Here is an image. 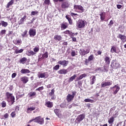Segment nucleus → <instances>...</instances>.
I'll return each mask as SVG.
<instances>
[{
	"mask_svg": "<svg viewBox=\"0 0 126 126\" xmlns=\"http://www.w3.org/2000/svg\"><path fill=\"white\" fill-rule=\"evenodd\" d=\"M16 116V113H15V111H13L11 113V117L12 118H15V116Z\"/></svg>",
	"mask_w": 126,
	"mask_h": 126,
	"instance_id": "obj_48",
	"label": "nucleus"
},
{
	"mask_svg": "<svg viewBox=\"0 0 126 126\" xmlns=\"http://www.w3.org/2000/svg\"><path fill=\"white\" fill-rule=\"evenodd\" d=\"M76 76H77V75L76 74H74L73 76L70 77L68 80V82H72L73 80H74V79H75V78H76Z\"/></svg>",
	"mask_w": 126,
	"mask_h": 126,
	"instance_id": "obj_32",
	"label": "nucleus"
},
{
	"mask_svg": "<svg viewBox=\"0 0 126 126\" xmlns=\"http://www.w3.org/2000/svg\"><path fill=\"white\" fill-rule=\"evenodd\" d=\"M71 32H70L69 30H66V31L63 32V34H68V35L69 36Z\"/></svg>",
	"mask_w": 126,
	"mask_h": 126,
	"instance_id": "obj_50",
	"label": "nucleus"
},
{
	"mask_svg": "<svg viewBox=\"0 0 126 126\" xmlns=\"http://www.w3.org/2000/svg\"><path fill=\"white\" fill-rule=\"evenodd\" d=\"M26 18H27V16L25 15L20 20V21H18L19 25H22L23 24H24V21L26 20Z\"/></svg>",
	"mask_w": 126,
	"mask_h": 126,
	"instance_id": "obj_16",
	"label": "nucleus"
},
{
	"mask_svg": "<svg viewBox=\"0 0 126 126\" xmlns=\"http://www.w3.org/2000/svg\"><path fill=\"white\" fill-rule=\"evenodd\" d=\"M100 16V20L102 21H104L105 20V19L106 18V13L105 12H101V13L99 14Z\"/></svg>",
	"mask_w": 126,
	"mask_h": 126,
	"instance_id": "obj_23",
	"label": "nucleus"
},
{
	"mask_svg": "<svg viewBox=\"0 0 126 126\" xmlns=\"http://www.w3.org/2000/svg\"><path fill=\"white\" fill-rule=\"evenodd\" d=\"M76 53H75V51H72L71 52V55L72 57H75L76 56Z\"/></svg>",
	"mask_w": 126,
	"mask_h": 126,
	"instance_id": "obj_57",
	"label": "nucleus"
},
{
	"mask_svg": "<svg viewBox=\"0 0 126 126\" xmlns=\"http://www.w3.org/2000/svg\"><path fill=\"white\" fill-rule=\"evenodd\" d=\"M88 60H90V62H91L92 61H94V55H93V54L91 55L89 58H88Z\"/></svg>",
	"mask_w": 126,
	"mask_h": 126,
	"instance_id": "obj_41",
	"label": "nucleus"
},
{
	"mask_svg": "<svg viewBox=\"0 0 126 126\" xmlns=\"http://www.w3.org/2000/svg\"><path fill=\"white\" fill-rule=\"evenodd\" d=\"M27 31H25L23 34H22V36L23 38H24L26 35H27Z\"/></svg>",
	"mask_w": 126,
	"mask_h": 126,
	"instance_id": "obj_53",
	"label": "nucleus"
},
{
	"mask_svg": "<svg viewBox=\"0 0 126 126\" xmlns=\"http://www.w3.org/2000/svg\"><path fill=\"white\" fill-rule=\"evenodd\" d=\"M111 90H112L113 91V94L114 95H116L117 93L120 91V89H121V88L119 87V84H117L114 85L113 87H110Z\"/></svg>",
	"mask_w": 126,
	"mask_h": 126,
	"instance_id": "obj_5",
	"label": "nucleus"
},
{
	"mask_svg": "<svg viewBox=\"0 0 126 126\" xmlns=\"http://www.w3.org/2000/svg\"><path fill=\"white\" fill-rule=\"evenodd\" d=\"M90 53V49H88L85 50L84 49H81L79 50V54L81 57H84V56L89 54Z\"/></svg>",
	"mask_w": 126,
	"mask_h": 126,
	"instance_id": "obj_6",
	"label": "nucleus"
},
{
	"mask_svg": "<svg viewBox=\"0 0 126 126\" xmlns=\"http://www.w3.org/2000/svg\"><path fill=\"white\" fill-rule=\"evenodd\" d=\"M16 75H17L16 73H13L11 76L12 78H15V77H16Z\"/></svg>",
	"mask_w": 126,
	"mask_h": 126,
	"instance_id": "obj_60",
	"label": "nucleus"
},
{
	"mask_svg": "<svg viewBox=\"0 0 126 126\" xmlns=\"http://www.w3.org/2000/svg\"><path fill=\"white\" fill-rule=\"evenodd\" d=\"M71 38L72 39L73 42H76V37H71Z\"/></svg>",
	"mask_w": 126,
	"mask_h": 126,
	"instance_id": "obj_64",
	"label": "nucleus"
},
{
	"mask_svg": "<svg viewBox=\"0 0 126 126\" xmlns=\"http://www.w3.org/2000/svg\"><path fill=\"white\" fill-rule=\"evenodd\" d=\"M42 90H44V87L43 86L38 88L35 90V91H39V92H41Z\"/></svg>",
	"mask_w": 126,
	"mask_h": 126,
	"instance_id": "obj_43",
	"label": "nucleus"
},
{
	"mask_svg": "<svg viewBox=\"0 0 126 126\" xmlns=\"http://www.w3.org/2000/svg\"><path fill=\"white\" fill-rule=\"evenodd\" d=\"M20 80L22 81V82H23L24 84H26V83L29 81V79L28 77L23 76L21 78Z\"/></svg>",
	"mask_w": 126,
	"mask_h": 126,
	"instance_id": "obj_15",
	"label": "nucleus"
},
{
	"mask_svg": "<svg viewBox=\"0 0 126 126\" xmlns=\"http://www.w3.org/2000/svg\"><path fill=\"white\" fill-rule=\"evenodd\" d=\"M39 49L38 47H35L33 51L34 52H35V53H38V51H39Z\"/></svg>",
	"mask_w": 126,
	"mask_h": 126,
	"instance_id": "obj_56",
	"label": "nucleus"
},
{
	"mask_svg": "<svg viewBox=\"0 0 126 126\" xmlns=\"http://www.w3.org/2000/svg\"><path fill=\"white\" fill-rule=\"evenodd\" d=\"M84 119H85V114H82L77 116L76 121H77L78 123H80V122H82Z\"/></svg>",
	"mask_w": 126,
	"mask_h": 126,
	"instance_id": "obj_9",
	"label": "nucleus"
},
{
	"mask_svg": "<svg viewBox=\"0 0 126 126\" xmlns=\"http://www.w3.org/2000/svg\"><path fill=\"white\" fill-rule=\"evenodd\" d=\"M36 93L35 92H31L28 94V96L30 98H35L36 97Z\"/></svg>",
	"mask_w": 126,
	"mask_h": 126,
	"instance_id": "obj_19",
	"label": "nucleus"
},
{
	"mask_svg": "<svg viewBox=\"0 0 126 126\" xmlns=\"http://www.w3.org/2000/svg\"><path fill=\"white\" fill-rule=\"evenodd\" d=\"M13 34V31H9L8 33V34H6L8 37H9L10 35H12Z\"/></svg>",
	"mask_w": 126,
	"mask_h": 126,
	"instance_id": "obj_58",
	"label": "nucleus"
},
{
	"mask_svg": "<svg viewBox=\"0 0 126 126\" xmlns=\"http://www.w3.org/2000/svg\"><path fill=\"white\" fill-rule=\"evenodd\" d=\"M115 118H116V117H111L110 118H109V119L108 120V123L111 124H113L114 123V121H115Z\"/></svg>",
	"mask_w": 126,
	"mask_h": 126,
	"instance_id": "obj_31",
	"label": "nucleus"
},
{
	"mask_svg": "<svg viewBox=\"0 0 126 126\" xmlns=\"http://www.w3.org/2000/svg\"><path fill=\"white\" fill-rule=\"evenodd\" d=\"M70 15L72 16V17H74V16H78L79 15L73 12H71Z\"/></svg>",
	"mask_w": 126,
	"mask_h": 126,
	"instance_id": "obj_51",
	"label": "nucleus"
},
{
	"mask_svg": "<svg viewBox=\"0 0 126 126\" xmlns=\"http://www.w3.org/2000/svg\"><path fill=\"white\" fill-rule=\"evenodd\" d=\"M26 62H27V58H26V57H24L19 60V63H22V64H24L26 63Z\"/></svg>",
	"mask_w": 126,
	"mask_h": 126,
	"instance_id": "obj_24",
	"label": "nucleus"
},
{
	"mask_svg": "<svg viewBox=\"0 0 126 126\" xmlns=\"http://www.w3.org/2000/svg\"><path fill=\"white\" fill-rule=\"evenodd\" d=\"M76 93H77L76 91H73L72 92V94H67L66 100H67V102H68V103H70V102H71V101H72V100L74 99V97L76 95Z\"/></svg>",
	"mask_w": 126,
	"mask_h": 126,
	"instance_id": "obj_3",
	"label": "nucleus"
},
{
	"mask_svg": "<svg viewBox=\"0 0 126 126\" xmlns=\"http://www.w3.org/2000/svg\"><path fill=\"white\" fill-rule=\"evenodd\" d=\"M1 108H5V107H6V102H5V101L3 100L1 103Z\"/></svg>",
	"mask_w": 126,
	"mask_h": 126,
	"instance_id": "obj_38",
	"label": "nucleus"
},
{
	"mask_svg": "<svg viewBox=\"0 0 126 126\" xmlns=\"http://www.w3.org/2000/svg\"><path fill=\"white\" fill-rule=\"evenodd\" d=\"M67 72H68V71H67V69H62L58 71L59 74H66Z\"/></svg>",
	"mask_w": 126,
	"mask_h": 126,
	"instance_id": "obj_18",
	"label": "nucleus"
},
{
	"mask_svg": "<svg viewBox=\"0 0 126 126\" xmlns=\"http://www.w3.org/2000/svg\"><path fill=\"white\" fill-rule=\"evenodd\" d=\"M58 69H60V65L57 64L54 67H53L54 70H58Z\"/></svg>",
	"mask_w": 126,
	"mask_h": 126,
	"instance_id": "obj_44",
	"label": "nucleus"
},
{
	"mask_svg": "<svg viewBox=\"0 0 126 126\" xmlns=\"http://www.w3.org/2000/svg\"><path fill=\"white\" fill-rule=\"evenodd\" d=\"M14 3V0H11L9 2L7 3L6 8H9L10 5H12Z\"/></svg>",
	"mask_w": 126,
	"mask_h": 126,
	"instance_id": "obj_30",
	"label": "nucleus"
},
{
	"mask_svg": "<svg viewBox=\"0 0 126 126\" xmlns=\"http://www.w3.org/2000/svg\"><path fill=\"white\" fill-rule=\"evenodd\" d=\"M118 28H119V29H120V31L121 33H124V28H123V26H122V25L119 26Z\"/></svg>",
	"mask_w": 126,
	"mask_h": 126,
	"instance_id": "obj_47",
	"label": "nucleus"
},
{
	"mask_svg": "<svg viewBox=\"0 0 126 126\" xmlns=\"http://www.w3.org/2000/svg\"><path fill=\"white\" fill-rule=\"evenodd\" d=\"M55 2H62L61 7L63 9H66L70 6V4L68 2V1L64 0H53Z\"/></svg>",
	"mask_w": 126,
	"mask_h": 126,
	"instance_id": "obj_1",
	"label": "nucleus"
},
{
	"mask_svg": "<svg viewBox=\"0 0 126 126\" xmlns=\"http://www.w3.org/2000/svg\"><path fill=\"white\" fill-rule=\"evenodd\" d=\"M117 38H118V39H120V40H121L122 42L123 43H126V36L124 35V34H122L121 33H119L118 34V36H117Z\"/></svg>",
	"mask_w": 126,
	"mask_h": 126,
	"instance_id": "obj_11",
	"label": "nucleus"
},
{
	"mask_svg": "<svg viewBox=\"0 0 126 126\" xmlns=\"http://www.w3.org/2000/svg\"><path fill=\"white\" fill-rule=\"evenodd\" d=\"M122 124H123V122H120L117 124L116 126H122Z\"/></svg>",
	"mask_w": 126,
	"mask_h": 126,
	"instance_id": "obj_63",
	"label": "nucleus"
},
{
	"mask_svg": "<svg viewBox=\"0 0 126 126\" xmlns=\"http://www.w3.org/2000/svg\"><path fill=\"white\" fill-rule=\"evenodd\" d=\"M49 95L50 96H53L55 95V89H53L51 90V92L49 93Z\"/></svg>",
	"mask_w": 126,
	"mask_h": 126,
	"instance_id": "obj_45",
	"label": "nucleus"
},
{
	"mask_svg": "<svg viewBox=\"0 0 126 126\" xmlns=\"http://www.w3.org/2000/svg\"><path fill=\"white\" fill-rule=\"evenodd\" d=\"M38 13H39V12H38V11H32L31 13V15L32 16V15H37Z\"/></svg>",
	"mask_w": 126,
	"mask_h": 126,
	"instance_id": "obj_40",
	"label": "nucleus"
},
{
	"mask_svg": "<svg viewBox=\"0 0 126 126\" xmlns=\"http://www.w3.org/2000/svg\"><path fill=\"white\" fill-rule=\"evenodd\" d=\"M29 33L30 37H34L36 35V30L30 29Z\"/></svg>",
	"mask_w": 126,
	"mask_h": 126,
	"instance_id": "obj_17",
	"label": "nucleus"
},
{
	"mask_svg": "<svg viewBox=\"0 0 126 126\" xmlns=\"http://www.w3.org/2000/svg\"><path fill=\"white\" fill-rule=\"evenodd\" d=\"M87 75L85 73L81 74L78 78H77L75 81H79V80H81L82 78H84V77H86Z\"/></svg>",
	"mask_w": 126,
	"mask_h": 126,
	"instance_id": "obj_27",
	"label": "nucleus"
},
{
	"mask_svg": "<svg viewBox=\"0 0 126 126\" xmlns=\"http://www.w3.org/2000/svg\"><path fill=\"white\" fill-rule=\"evenodd\" d=\"M48 52H45L44 54L42 55V56L41 57V59L42 60H44L45 59H48Z\"/></svg>",
	"mask_w": 126,
	"mask_h": 126,
	"instance_id": "obj_35",
	"label": "nucleus"
},
{
	"mask_svg": "<svg viewBox=\"0 0 126 126\" xmlns=\"http://www.w3.org/2000/svg\"><path fill=\"white\" fill-rule=\"evenodd\" d=\"M8 113H6L4 115V118L5 119H7L8 118Z\"/></svg>",
	"mask_w": 126,
	"mask_h": 126,
	"instance_id": "obj_62",
	"label": "nucleus"
},
{
	"mask_svg": "<svg viewBox=\"0 0 126 126\" xmlns=\"http://www.w3.org/2000/svg\"><path fill=\"white\" fill-rule=\"evenodd\" d=\"M13 43L14 45H20L22 43L21 39H14L13 40Z\"/></svg>",
	"mask_w": 126,
	"mask_h": 126,
	"instance_id": "obj_25",
	"label": "nucleus"
},
{
	"mask_svg": "<svg viewBox=\"0 0 126 126\" xmlns=\"http://www.w3.org/2000/svg\"><path fill=\"white\" fill-rule=\"evenodd\" d=\"M111 66L114 69H117L119 67H121V65L120 64V63L116 61H113L111 63Z\"/></svg>",
	"mask_w": 126,
	"mask_h": 126,
	"instance_id": "obj_7",
	"label": "nucleus"
},
{
	"mask_svg": "<svg viewBox=\"0 0 126 126\" xmlns=\"http://www.w3.org/2000/svg\"><path fill=\"white\" fill-rule=\"evenodd\" d=\"M50 0H45L44 2H43V4L45 5H50Z\"/></svg>",
	"mask_w": 126,
	"mask_h": 126,
	"instance_id": "obj_39",
	"label": "nucleus"
},
{
	"mask_svg": "<svg viewBox=\"0 0 126 126\" xmlns=\"http://www.w3.org/2000/svg\"><path fill=\"white\" fill-rule=\"evenodd\" d=\"M54 113H55V114L56 115V116H58V118H60V109H55L54 110Z\"/></svg>",
	"mask_w": 126,
	"mask_h": 126,
	"instance_id": "obj_34",
	"label": "nucleus"
},
{
	"mask_svg": "<svg viewBox=\"0 0 126 126\" xmlns=\"http://www.w3.org/2000/svg\"><path fill=\"white\" fill-rule=\"evenodd\" d=\"M20 72L22 74H26L27 73H30V71L29 69L24 68L21 69Z\"/></svg>",
	"mask_w": 126,
	"mask_h": 126,
	"instance_id": "obj_26",
	"label": "nucleus"
},
{
	"mask_svg": "<svg viewBox=\"0 0 126 126\" xmlns=\"http://www.w3.org/2000/svg\"><path fill=\"white\" fill-rule=\"evenodd\" d=\"M37 123L39 125H43L44 124V119H40V120H39Z\"/></svg>",
	"mask_w": 126,
	"mask_h": 126,
	"instance_id": "obj_52",
	"label": "nucleus"
},
{
	"mask_svg": "<svg viewBox=\"0 0 126 126\" xmlns=\"http://www.w3.org/2000/svg\"><path fill=\"white\" fill-rule=\"evenodd\" d=\"M90 84L91 85H93V84L95 83V81H96V76H95L94 75H93L90 77Z\"/></svg>",
	"mask_w": 126,
	"mask_h": 126,
	"instance_id": "obj_20",
	"label": "nucleus"
},
{
	"mask_svg": "<svg viewBox=\"0 0 126 126\" xmlns=\"http://www.w3.org/2000/svg\"><path fill=\"white\" fill-rule=\"evenodd\" d=\"M41 119V116H39V117H36V118L34 119V121H35L36 123H38V122H39V121H40Z\"/></svg>",
	"mask_w": 126,
	"mask_h": 126,
	"instance_id": "obj_46",
	"label": "nucleus"
},
{
	"mask_svg": "<svg viewBox=\"0 0 126 126\" xmlns=\"http://www.w3.org/2000/svg\"><path fill=\"white\" fill-rule=\"evenodd\" d=\"M110 52L112 53H116V54H119L120 49H117L115 46H113L111 48Z\"/></svg>",
	"mask_w": 126,
	"mask_h": 126,
	"instance_id": "obj_14",
	"label": "nucleus"
},
{
	"mask_svg": "<svg viewBox=\"0 0 126 126\" xmlns=\"http://www.w3.org/2000/svg\"><path fill=\"white\" fill-rule=\"evenodd\" d=\"M104 62L106 64H108V65H109V64H110L111 63V59H110V57H106L104 58Z\"/></svg>",
	"mask_w": 126,
	"mask_h": 126,
	"instance_id": "obj_28",
	"label": "nucleus"
},
{
	"mask_svg": "<svg viewBox=\"0 0 126 126\" xmlns=\"http://www.w3.org/2000/svg\"><path fill=\"white\" fill-rule=\"evenodd\" d=\"M45 106L47 107V108H53L54 106V104H53V102H51L50 101H47L45 104Z\"/></svg>",
	"mask_w": 126,
	"mask_h": 126,
	"instance_id": "obj_21",
	"label": "nucleus"
},
{
	"mask_svg": "<svg viewBox=\"0 0 126 126\" xmlns=\"http://www.w3.org/2000/svg\"><path fill=\"white\" fill-rule=\"evenodd\" d=\"M1 25L2 27H6V26L8 25V23L6 22H4V21H1Z\"/></svg>",
	"mask_w": 126,
	"mask_h": 126,
	"instance_id": "obj_33",
	"label": "nucleus"
},
{
	"mask_svg": "<svg viewBox=\"0 0 126 126\" xmlns=\"http://www.w3.org/2000/svg\"><path fill=\"white\" fill-rule=\"evenodd\" d=\"M74 9H78V10H80V12H84V8L81 5H74Z\"/></svg>",
	"mask_w": 126,
	"mask_h": 126,
	"instance_id": "obj_12",
	"label": "nucleus"
},
{
	"mask_svg": "<svg viewBox=\"0 0 126 126\" xmlns=\"http://www.w3.org/2000/svg\"><path fill=\"white\" fill-rule=\"evenodd\" d=\"M29 53L30 55V56H34V55H36V53L33 52V51H29Z\"/></svg>",
	"mask_w": 126,
	"mask_h": 126,
	"instance_id": "obj_54",
	"label": "nucleus"
},
{
	"mask_svg": "<svg viewBox=\"0 0 126 126\" xmlns=\"http://www.w3.org/2000/svg\"><path fill=\"white\" fill-rule=\"evenodd\" d=\"M36 109L35 107H29L27 109V112H29V111H34Z\"/></svg>",
	"mask_w": 126,
	"mask_h": 126,
	"instance_id": "obj_42",
	"label": "nucleus"
},
{
	"mask_svg": "<svg viewBox=\"0 0 126 126\" xmlns=\"http://www.w3.org/2000/svg\"><path fill=\"white\" fill-rule=\"evenodd\" d=\"M46 76V73H40L39 75H38V78H44Z\"/></svg>",
	"mask_w": 126,
	"mask_h": 126,
	"instance_id": "obj_37",
	"label": "nucleus"
},
{
	"mask_svg": "<svg viewBox=\"0 0 126 126\" xmlns=\"http://www.w3.org/2000/svg\"><path fill=\"white\" fill-rule=\"evenodd\" d=\"M58 64H60L61 65H63V67L67 66V64H68V61L63 60L60 61L58 62Z\"/></svg>",
	"mask_w": 126,
	"mask_h": 126,
	"instance_id": "obj_10",
	"label": "nucleus"
},
{
	"mask_svg": "<svg viewBox=\"0 0 126 126\" xmlns=\"http://www.w3.org/2000/svg\"><path fill=\"white\" fill-rule=\"evenodd\" d=\"M5 95L7 97V102H11V105H13L14 104V102H15V98L14 96L12 95V94H10L9 92H7L5 94Z\"/></svg>",
	"mask_w": 126,
	"mask_h": 126,
	"instance_id": "obj_2",
	"label": "nucleus"
},
{
	"mask_svg": "<svg viewBox=\"0 0 126 126\" xmlns=\"http://www.w3.org/2000/svg\"><path fill=\"white\" fill-rule=\"evenodd\" d=\"M85 20H79L76 24V26L79 29H82L85 27Z\"/></svg>",
	"mask_w": 126,
	"mask_h": 126,
	"instance_id": "obj_4",
	"label": "nucleus"
},
{
	"mask_svg": "<svg viewBox=\"0 0 126 126\" xmlns=\"http://www.w3.org/2000/svg\"><path fill=\"white\" fill-rule=\"evenodd\" d=\"M112 84H113L112 81L102 82L101 84V88H105V87H106V86H111Z\"/></svg>",
	"mask_w": 126,
	"mask_h": 126,
	"instance_id": "obj_8",
	"label": "nucleus"
},
{
	"mask_svg": "<svg viewBox=\"0 0 126 126\" xmlns=\"http://www.w3.org/2000/svg\"><path fill=\"white\" fill-rule=\"evenodd\" d=\"M65 18L68 20L69 25H72V24H73V22H72V19H71V18L69 17V15H66Z\"/></svg>",
	"mask_w": 126,
	"mask_h": 126,
	"instance_id": "obj_22",
	"label": "nucleus"
},
{
	"mask_svg": "<svg viewBox=\"0 0 126 126\" xmlns=\"http://www.w3.org/2000/svg\"><path fill=\"white\" fill-rule=\"evenodd\" d=\"M6 32V30H2L0 32V35H3V34H5Z\"/></svg>",
	"mask_w": 126,
	"mask_h": 126,
	"instance_id": "obj_55",
	"label": "nucleus"
},
{
	"mask_svg": "<svg viewBox=\"0 0 126 126\" xmlns=\"http://www.w3.org/2000/svg\"><path fill=\"white\" fill-rule=\"evenodd\" d=\"M24 51L23 49H21L20 50H18V49H16L15 50V54H20V53H22Z\"/></svg>",
	"mask_w": 126,
	"mask_h": 126,
	"instance_id": "obj_36",
	"label": "nucleus"
},
{
	"mask_svg": "<svg viewBox=\"0 0 126 126\" xmlns=\"http://www.w3.org/2000/svg\"><path fill=\"white\" fill-rule=\"evenodd\" d=\"M74 33L72 32H71L70 33L69 36L70 37V38H72L74 37Z\"/></svg>",
	"mask_w": 126,
	"mask_h": 126,
	"instance_id": "obj_59",
	"label": "nucleus"
},
{
	"mask_svg": "<svg viewBox=\"0 0 126 126\" xmlns=\"http://www.w3.org/2000/svg\"><path fill=\"white\" fill-rule=\"evenodd\" d=\"M60 107L61 108H64V107H65V104L64 103H62L60 104Z\"/></svg>",
	"mask_w": 126,
	"mask_h": 126,
	"instance_id": "obj_61",
	"label": "nucleus"
},
{
	"mask_svg": "<svg viewBox=\"0 0 126 126\" xmlns=\"http://www.w3.org/2000/svg\"><path fill=\"white\" fill-rule=\"evenodd\" d=\"M54 40L55 41H61L62 40V36L60 35H55L54 37Z\"/></svg>",
	"mask_w": 126,
	"mask_h": 126,
	"instance_id": "obj_29",
	"label": "nucleus"
},
{
	"mask_svg": "<svg viewBox=\"0 0 126 126\" xmlns=\"http://www.w3.org/2000/svg\"><path fill=\"white\" fill-rule=\"evenodd\" d=\"M90 63V61L89 59H85V64L86 65H88V63Z\"/></svg>",
	"mask_w": 126,
	"mask_h": 126,
	"instance_id": "obj_49",
	"label": "nucleus"
},
{
	"mask_svg": "<svg viewBox=\"0 0 126 126\" xmlns=\"http://www.w3.org/2000/svg\"><path fill=\"white\" fill-rule=\"evenodd\" d=\"M61 28L62 30H64L66 28H68V23L66 22H63L61 25Z\"/></svg>",
	"mask_w": 126,
	"mask_h": 126,
	"instance_id": "obj_13",
	"label": "nucleus"
}]
</instances>
